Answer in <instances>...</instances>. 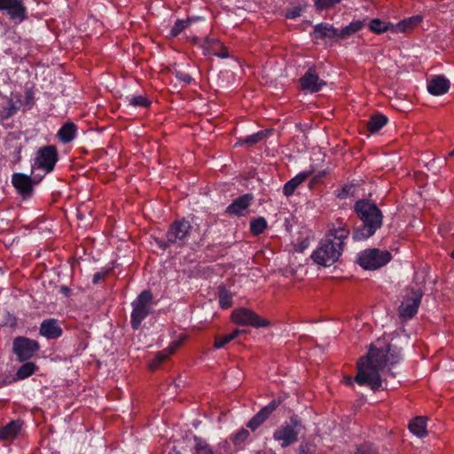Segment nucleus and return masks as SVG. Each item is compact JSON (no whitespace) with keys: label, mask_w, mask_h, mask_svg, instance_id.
<instances>
[{"label":"nucleus","mask_w":454,"mask_h":454,"mask_svg":"<svg viewBox=\"0 0 454 454\" xmlns=\"http://www.w3.org/2000/svg\"><path fill=\"white\" fill-rule=\"evenodd\" d=\"M401 348L387 344L385 348L371 345L368 353L356 363V381L360 386H369L376 391L381 387L380 372L387 365L397 364L401 360Z\"/></svg>","instance_id":"f257e3e1"},{"label":"nucleus","mask_w":454,"mask_h":454,"mask_svg":"<svg viewBox=\"0 0 454 454\" xmlns=\"http://www.w3.org/2000/svg\"><path fill=\"white\" fill-rule=\"evenodd\" d=\"M349 235L350 230L347 223L340 222L338 225L333 224L313 251L310 256L313 262L324 267L334 264L341 256Z\"/></svg>","instance_id":"f03ea898"},{"label":"nucleus","mask_w":454,"mask_h":454,"mask_svg":"<svg viewBox=\"0 0 454 454\" xmlns=\"http://www.w3.org/2000/svg\"><path fill=\"white\" fill-rule=\"evenodd\" d=\"M353 210L360 221V223L353 228L354 241H365L382 227L383 213L373 200L359 199L354 203Z\"/></svg>","instance_id":"7ed1b4c3"},{"label":"nucleus","mask_w":454,"mask_h":454,"mask_svg":"<svg viewBox=\"0 0 454 454\" xmlns=\"http://www.w3.org/2000/svg\"><path fill=\"white\" fill-rule=\"evenodd\" d=\"M192 225L184 218L174 221L168 227L165 238L155 239L156 245L162 250H167L171 246L184 247L188 241Z\"/></svg>","instance_id":"20e7f679"},{"label":"nucleus","mask_w":454,"mask_h":454,"mask_svg":"<svg viewBox=\"0 0 454 454\" xmlns=\"http://www.w3.org/2000/svg\"><path fill=\"white\" fill-rule=\"evenodd\" d=\"M156 299L150 290L143 291L132 302L130 325L134 330H137L143 320L153 312Z\"/></svg>","instance_id":"39448f33"},{"label":"nucleus","mask_w":454,"mask_h":454,"mask_svg":"<svg viewBox=\"0 0 454 454\" xmlns=\"http://www.w3.org/2000/svg\"><path fill=\"white\" fill-rule=\"evenodd\" d=\"M392 259L387 250L367 248L360 251L356 256V263L365 270H375L387 265Z\"/></svg>","instance_id":"423d86ee"},{"label":"nucleus","mask_w":454,"mask_h":454,"mask_svg":"<svg viewBox=\"0 0 454 454\" xmlns=\"http://www.w3.org/2000/svg\"><path fill=\"white\" fill-rule=\"evenodd\" d=\"M422 296L423 291L420 288H406L398 307V315L403 321H407L417 314Z\"/></svg>","instance_id":"0eeeda50"},{"label":"nucleus","mask_w":454,"mask_h":454,"mask_svg":"<svg viewBox=\"0 0 454 454\" xmlns=\"http://www.w3.org/2000/svg\"><path fill=\"white\" fill-rule=\"evenodd\" d=\"M58 160L59 153L57 147L53 145H43L36 151L31 168L32 170L36 168L48 174L54 170Z\"/></svg>","instance_id":"6e6552de"},{"label":"nucleus","mask_w":454,"mask_h":454,"mask_svg":"<svg viewBox=\"0 0 454 454\" xmlns=\"http://www.w3.org/2000/svg\"><path fill=\"white\" fill-rule=\"evenodd\" d=\"M231 320L233 323L255 328H264L270 325V322L259 317L254 311L247 308H239L232 311Z\"/></svg>","instance_id":"1a4fd4ad"},{"label":"nucleus","mask_w":454,"mask_h":454,"mask_svg":"<svg viewBox=\"0 0 454 454\" xmlns=\"http://www.w3.org/2000/svg\"><path fill=\"white\" fill-rule=\"evenodd\" d=\"M0 12L6 13L15 24H20L28 18L23 0H0Z\"/></svg>","instance_id":"9d476101"},{"label":"nucleus","mask_w":454,"mask_h":454,"mask_svg":"<svg viewBox=\"0 0 454 454\" xmlns=\"http://www.w3.org/2000/svg\"><path fill=\"white\" fill-rule=\"evenodd\" d=\"M41 178L37 179L35 176L31 177L23 173H14L12 176V184L23 199L32 196L34 185L38 184Z\"/></svg>","instance_id":"9b49d317"},{"label":"nucleus","mask_w":454,"mask_h":454,"mask_svg":"<svg viewBox=\"0 0 454 454\" xmlns=\"http://www.w3.org/2000/svg\"><path fill=\"white\" fill-rule=\"evenodd\" d=\"M300 424L296 419H292L291 424L285 425L278 428L273 434L276 441L282 442V447H287L297 442L300 432Z\"/></svg>","instance_id":"f8f14e48"},{"label":"nucleus","mask_w":454,"mask_h":454,"mask_svg":"<svg viewBox=\"0 0 454 454\" xmlns=\"http://www.w3.org/2000/svg\"><path fill=\"white\" fill-rule=\"evenodd\" d=\"M254 200V196L252 193L239 196L226 207L225 214L230 216L244 217L248 215Z\"/></svg>","instance_id":"ddd939ff"},{"label":"nucleus","mask_w":454,"mask_h":454,"mask_svg":"<svg viewBox=\"0 0 454 454\" xmlns=\"http://www.w3.org/2000/svg\"><path fill=\"white\" fill-rule=\"evenodd\" d=\"M299 83L302 90L310 93L318 92L326 85V82L319 78L316 66L308 68L306 73L299 79Z\"/></svg>","instance_id":"4468645a"},{"label":"nucleus","mask_w":454,"mask_h":454,"mask_svg":"<svg viewBox=\"0 0 454 454\" xmlns=\"http://www.w3.org/2000/svg\"><path fill=\"white\" fill-rule=\"evenodd\" d=\"M38 348L39 345L35 340L26 337H17L13 341V352L20 361L28 360Z\"/></svg>","instance_id":"2eb2a0df"},{"label":"nucleus","mask_w":454,"mask_h":454,"mask_svg":"<svg viewBox=\"0 0 454 454\" xmlns=\"http://www.w3.org/2000/svg\"><path fill=\"white\" fill-rule=\"evenodd\" d=\"M312 40H339V29L334 27L333 25L321 22L313 27V30L310 33Z\"/></svg>","instance_id":"dca6fc26"},{"label":"nucleus","mask_w":454,"mask_h":454,"mask_svg":"<svg viewBox=\"0 0 454 454\" xmlns=\"http://www.w3.org/2000/svg\"><path fill=\"white\" fill-rule=\"evenodd\" d=\"M281 403L280 399H274L260 410L247 423V427L255 430Z\"/></svg>","instance_id":"f3484780"},{"label":"nucleus","mask_w":454,"mask_h":454,"mask_svg":"<svg viewBox=\"0 0 454 454\" xmlns=\"http://www.w3.org/2000/svg\"><path fill=\"white\" fill-rule=\"evenodd\" d=\"M205 54L214 55L221 59H227V48L215 37H207L202 45Z\"/></svg>","instance_id":"a211bd4d"},{"label":"nucleus","mask_w":454,"mask_h":454,"mask_svg":"<svg viewBox=\"0 0 454 454\" xmlns=\"http://www.w3.org/2000/svg\"><path fill=\"white\" fill-rule=\"evenodd\" d=\"M450 82L444 75H434L427 81V90L431 95L441 96L448 92Z\"/></svg>","instance_id":"6ab92c4d"},{"label":"nucleus","mask_w":454,"mask_h":454,"mask_svg":"<svg viewBox=\"0 0 454 454\" xmlns=\"http://www.w3.org/2000/svg\"><path fill=\"white\" fill-rule=\"evenodd\" d=\"M314 172V169L308 171H301L298 173L294 177L287 181L282 189V192L286 197H291L294 195L295 190L305 182Z\"/></svg>","instance_id":"aec40b11"},{"label":"nucleus","mask_w":454,"mask_h":454,"mask_svg":"<svg viewBox=\"0 0 454 454\" xmlns=\"http://www.w3.org/2000/svg\"><path fill=\"white\" fill-rule=\"evenodd\" d=\"M40 333L47 339H57L62 334V329L56 319L51 318L42 322Z\"/></svg>","instance_id":"412c9836"},{"label":"nucleus","mask_w":454,"mask_h":454,"mask_svg":"<svg viewBox=\"0 0 454 454\" xmlns=\"http://www.w3.org/2000/svg\"><path fill=\"white\" fill-rule=\"evenodd\" d=\"M76 133L77 126L74 122L67 121L58 130L57 137L61 143L68 144L75 138Z\"/></svg>","instance_id":"4be33fe9"},{"label":"nucleus","mask_w":454,"mask_h":454,"mask_svg":"<svg viewBox=\"0 0 454 454\" xmlns=\"http://www.w3.org/2000/svg\"><path fill=\"white\" fill-rule=\"evenodd\" d=\"M307 5V3L304 1L291 0L284 11L285 18L287 20H295L301 17Z\"/></svg>","instance_id":"5701e85b"},{"label":"nucleus","mask_w":454,"mask_h":454,"mask_svg":"<svg viewBox=\"0 0 454 454\" xmlns=\"http://www.w3.org/2000/svg\"><path fill=\"white\" fill-rule=\"evenodd\" d=\"M388 122V118L380 113H377L370 116L369 120L366 122V129L371 133L379 132L387 123Z\"/></svg>","instance_id":"b1692460"},{"label":"nucleus","mask_w":454,"mask_h":454,"mask_svg":"<svg viewBox=\"0 0 454 454\" xmlns=\"http://www.w3.org/2000/svg\"><path fill=\"white\" fill-rule=\"evenodd\" d=\"M179 344V341H174L168 348L158 352L156 354L155 359L150 364V368L152 370H155L160 364L165 361L172 353L175 352V350L178 348Z\"/></svg>","instance_id":"393cba45"},{"label":"nucleus","mask_w":454,"mask_h":454,"mask_svg":"<svg viewBox=\"0 0 454 454\" xmlns=\"http://www.w3.org/2000/svg\"><path fill=\"white\" fill-rule=\"evenodd\" d=\"M179 344V341H174L168 348L158 352L156 354L155 359L150 364V368L152 370H155L160 364L165 361L172 353L175 352V350L178 348Z\"/></svg>","instance_id":"a878e982"},{"label":"nucleus","mask_w":454,"mask_h":454,"mask_svg":"<svg viewBox=\"0 0 454 454\" xmlns=\"http://www.w3.org/2000/svg\"><path fill=\"white\" fill-rule=\"evenodd\" d=\"M410 431L418 437H424L427 434L426 419L424 417H417L409 424Z\"/></svg>","instance_id":"bb28decb"},{"label":"nucleus","mask_w":454,"mask_h":454,"mask_svg":"<svg viewBox=\"0 0 454 454\" xmlns=\"http://www.w3.org/2000/svg\"><path fill=\"white\" fill-rule=\"evenodd\" d=\"M20 422L19 420L12 421L5 427L0 429V439L12 440L20 430Z\"/></svg>","instance_id":"cd10ccee"},{"label":"nucleus","mask_w":454,"mask_h":454,"mask_svg":"<svg viewBox=\"0 0 454 454\" xmlns=\"http://www.w3.org/2000/svg\"><path fill=\"white\" fill-rule=\"evenodd\" d=\"M20 106L12 99H9L6 105H0V122L9 120L14 116Z\"/></svg>","instance_id":"c85d7f7f"},{"label":"nucleus","mask_w":454,"mask_h":454,"mask_svg":"<svg viewBox=\"0 0 454 454\" xmlns=\"http://www.w3.org/2000/svg\"><path fill=\"white\" fill-rule=\"evenodd\" d=\"M364 24L361 20H354L348 26L339 30V40L348 38L353 34L360 31L364 27Z\"/></svg>","instance_id":"c756f323"},{"label":"nucleus","mask_w":454,"mask_h":454,"mask_svg":"<svg viewBox=\"0 0 454 454\" xmlns=\"http://www.w3.org/2000/svg\"><path fill=\"white\" fill-rule=\"evenodd\" d=\"M114 276L115 270L114 267L102 268L93 275L92 282L93 284H97L99 281H110L113 280Z\"/></svg>","instance_id":"7c9ffc66"},{"label":"nucleus","mask_w":454,"mask_h":454,"mask_svg":"<svg viewBox=\"0 0 454 454\" xmlns=\"http://www.w3.org/2000/svg\"><path fill=\"white\" fill-rule=\"evenodd\" d=\"M268 228V223L264 217L259 216L250 222V232L254 236H259Z\"/></svg>","instance_id":"2f4dec72"},{"label":"nucleus","mask_w":454,"mask_h":454,"mask_svg":"<svg viewBox=\"0 0 454 454\" xmlns=\"http://www.w3.org/2000/svg\"><path fill=\"white\" fill-rule=\"evenodd\" d=\"M219 304L222 309H228L232 305L233 294L225 286H221L218 291Z\"/></svg>","instance_id":"473e14b6"},{"label":"nucleus","mask_w":454,"mask_h":454,"mask_svg":"<svg viewBox=\"0 0 454 454\" xmlns=\"http://www.w3.org/2000/svg\"><path fill=\"white\" fill-rule=\"evenodd\" d=\"M423 20L422 16L414 15L408 19H405L398 23V28L401 32H405L406 29H411L417 27Z\"/></svg>","instance_id":"72a5a7b5"},{"label":"nucleus","mask_w":454,"mask_h":454,"mask_svg":"<svg viewBox=\"0 0 454 454\" xmlns=\"http://www.w3.org/2000/svg\"><path fill=\"white\" fill-rule=\"evenodd\" d=\"M192 20L190 18L186 20H177L174 26L169 31L170 37H177L185 28L191 25Z\"/></svg>","instance_id":"f704fd0d"},{"label":"nucleus","mask_w":454,"mask_h":454,"mask_svg":"<svg viewBox=\"0 0 454 454\" xmlns=\"http://www.w3.org/2000/svg\"><path fill=\"white\" fill-rule=\"evenodd\" d=\"M35 103V91L32 88H27L24 92L22 101L23 112H27L33 108Z\"/></svg>","instance_id":"c9c22d12"},{"label":"nucleus","mask_w":454,"mask_h":454,"mask_svg":"<svg viewBox=\"0 0 454 454\" xmlns=\"http://www.w3.org/2000/svg\"><path fill=\"white\" fill-rule=\"evenodd\" d=\"M129 104L134 107H145L148 108L152 105L150 99L142 95L133 96L130 98H127Z\"/></svg>","instance_id":"e433bc0d"},{"label":"nucleus","mask_w":454,"mask_h":454,"mask_svg":"<svg viewBox=\"0 0 454 454\" xmlns=\"http://www.w3.org/2000/svg\"><path fill=\"white\" fill-rule=\"evenodd\" d=\"M194 454H214L209 445L202 439L194 436Z\"/></svg>","instance_id":"4c0bfd02"},{"label":"nucleus","mask_w":454,"mask_h":454,"mask_svg":"<svg viewBox=\"0 0 454 454\" xmlns=\"http://www.w3.org/2000/svg\"><path fill=\"white\" fill-rule=\"evenodd\" d=\"M387 23L380 20V19H373L370 21L369 28L371 31L376 34H382L388 30Z\"/></svg>","instance_id":"58836bf2"},{"label":"nucleus","mask_w":454,"mask_h":454,"mask_svg":"<svg viewBox=\"0 0 454 454\" xmlns=\"http://www.w3.org/2000/svg\"><path fill=\"white\" fill-rule=\"evenodd\" d=\"M35 369V365L33 363H26L18 370L17 377L19 379H26L34 373Z\"/></svg>","instance_id":"ea45409f"},{"label":"nucleus","mask_w":454,"mask_h":454,"mask_svg":"<svg viewBox=\"0 0 454 454\" xmlns=\"http://www.w3.org/2000/svg\"><path fill=\"white\" fill-rule=\"evenodd\" d=\"M266 134H267L266 130H260L254 134L246 137L244 139V143L248 145H254V144L262 141L264 137H266Z\"/></svg>","instance_id":"a19ab883"},{"label":"nucleus","mask_w":454,"mask_h":454,"mask_svg":"<svg viewBox=\"0 0 454 454\" xmlns=\"http://www.w3.org/2000/svg\"><path fill=\"white\" fill-rule=\"evenodd\" d=\"M340 0H314L317 10H325L333 7Z\"/></svg>","instance_id":"79ce46f5"},{"label":"nucleus","mask_w":454,"mask_h":454,"mask_svg":"<svg viewBox=\"0 0 454 454\" xmlns=\"http://www.w3.org/2000/svg\"><path fill=\"white\" fill-rule=\"evenodd\" d=\"M354 188V191L356 190V184H345L342 186L340 190H337L336 197L339 199H346L348 196L351 194V191Z\"/></svg>","instance_id":"37998d69"},{"label":"nucleus","mask_w":454,"mask_h":454,"mask_svg":"<svg viewBox=\"0 0 454 454\" xmlns=\"http://www.w3.org/2000/svg\"><path fill=\"white\" fill-rule=\"evenodd\" d=\"M174 75L179 82H183L184 85H189L193 81L192 77L189 74L180 70H176L174 72Z\"/></svg>","instance_id":"c03bdc74"},{"label":"nucleus","mask_w":454,"mask_h":454,"mask_svg":"<svg viewBox=\"0 0 454 454\" xmlns=\"http://www.w3.org/2000/svg\"><path fill=\"white\" fill-rule=\"evenodd\" d=\"M249 435L247 429H240L233 435V442L236 445L242 443Z\"/></svg>","instance_id":"a18cd8bd"},{"label":"nucleus","mask_w":454,"mask_h":454,"mask_svg":"<svg viewBox=\"0 0 454 454\" xmlns=\"http://www.w3.org/2000/svg\"><path fill=\"white\" fill-rule=\"evenodd\" d=\"M230 341H231V340L228 339L227 334L224 336H222V337H216L214 346L215 348H221L224 347L225 344H227Z\"/></svg>","instance_id":"49530a36"},{"label":"nucleus","mask_w":454,"mask_h":454,"mask_svg":"<svg viewBox=\"0 0 454 454\" xmlns=\"http://www.w3.org/2000/svg\"><path fill=\"white\" fill-rule=\"evenodd\" d=\"M356 454H375V452L370 444L365 443L357 448Z\"/></svg>","instance_id":"de8ad7c7"},{"label":"nucleus","mask_w":454,"mask_h":454,"mask_svg":"<svg viewBox=\"0 0 454 454\" xmlns=\"http://www.w3.org/2000/svg\"><path fill=\"white\" fill-rule=\"evenodd\" d=\"M242 333V331L237 329L235 330L233 333H230V334H227L228 335V339L232 340H234L235 338H237L240 333Z\"/></svg>","instance_id":"09e8293b"},{"label":"nucleus","mask_w":454,"mask_h":454,"mask_svg":"<svg viewBox=\"0 0 454 454\" xmlns=\"http://www.w3.org/2000/svg\"><path fill=\"white\" fill-rule=\"evenodd\" d=\"M344 382H345V384L351 386V385H353L354 382H356V377L353 379L350 376H345L344 377Z\"/></svg>","instance_id":"8fccbe9b"},{"label":"nucleus","mask_w":454,"mask_h":454,"mask_svg":"<svg viewBox=\"0 0 454 454\" xmlns=\"http://www.w3.org/2000/svg\"><path fill=\"white\" fill-rule=\"evenodd\" d=\"M327 174V172L325 170H323V171H319L315 176H314V180L317 182V181H319L321 178H323L325 175Z\"/></svg>","instance_id":"3c124183"},{"label":"nucleus","mask_w":454,"mask_h":454,"mask_svg":"<svg viewBox=\"0 0 454 454\" xmlns=\"http://www.w3.org/2000/svg\"><path fill=\"white\" fill-rule=\"evenodd\" d=\"M60 293L65 296H67L70 294V288L67 286H62L60 288Z\"/></svg>","instance_id":"603ef678"},{"label":"nucleus","mask_w":454,"mask_h":454,"mask_svg":"<svg viewBox=\"0 0 454 454\" xmlns=\"http://www.w3.org/2000/svg\"><path fill=\"white\" fill-rule=\"evenodd\" d=\"M450 256H451V258L454 259V250L451 252Z\"/></svg>","instance_id":"864d4df0"},{"label":"nucleus","mask_w":454,"mask_h":454,"mask_svg":"<svg viewBox=\"0 0 454 454\" xmlns=\"http://www.w3.org/2000/svg\"><path fill=\"white\" fill-rule=\"evenodd\" d=\"M450 156H454V149L451 151V153H450Z\"/></svg>","instance_id":"5fc2aeb1"}]
</instances>
